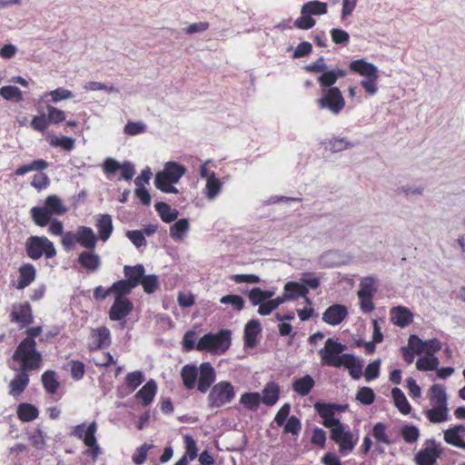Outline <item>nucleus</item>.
Instances as JSON below:
<instances>
[{"label": "nucleus", "mask_w": 465, "mask_h": 465, "mask_svg": "<svg viewBox=\"0 0 465 465\" xmlns=\"http://www.w3.org/2000/svg\"><path fill=\"white\" fill-rule=\"evenodd\" d=\"M12 360L17 366L11 367L13 371H21L31 374L37 371L43 365V355L36 348L35 340L24 338L15 348Z\"/></svg>", "instance_id": "1"}, {"label": "nucleus", "mask_w": 465, "mask_h": 465, "mask_svg": "<svg viewBox=\"0 0 465 465\" xmlns=\"http://www.w3.org/2000/svg\"><path fill=\"white\" fill-rule=\"evenodd\" d=\"M97 429V423L94 420L89 424L83 422L74 426L70 433L71 436L83 440L84 444L87 447L84 451V455L90 457L94 462H95L98 457L103 453L102 448L96 439Z\"/></svg>", "instance_id": "2"}, {"label": "nucleus", "mask_w": 465, "mask_h": 465, "mask_svg": "<svg viewBox=\"0 0 465 465\" xmlns=\"http://www.w3.org/2000/svg\"><path fill=\"white\" fill-rule=\"evenodd\" d=\"M67 210L62 199L56 194H52L45 198L44 206L31 208L30 213L36 225L45 227L50 223L52 215H63Z\"/></svg>", "instance_id": "3"}, {"label": "nucleus", "mask_w": 465, "mask_h": 465, "mask_svg": "<svg viewBox=\"0 0 465 465\" xmlns=\"http://www.w3.org/2000/svg\"><path fill=\"white\" fill-rule=\"evenodd\" d=\"M186 168L176 162H167L162 172L155 175L154 184L157 189L167 193H177L178 190L173 186L185 174Z\"/></svg>", "instance_id": "4"}, {"label": "nucleus", "mask_w": 465, "mask_h": 465, "mask_svg": "<svg viewBox=\"0 0 465 465\" xmlns=\"http://www.w3.org/2000/svg\"><path fill=\"white\" fill-rule=\"evenodd\" d=\"M231 331L221 330L217 333H207L200 338L196 349L214 353H223L231 346Z\"/></svg>", "instance_id": "5"}, {"label": "nucleus", "mask_w": 465, "mask_h": 465, "mask_svg": "<svg viewBox=\"0 0 465 465\" xmlns=\"http://www.w3.org/2000/svg\"><path fill=\"white\" fill-rule=\"evenodd\" d=\"M325 14H327L326 3L318 0L309 1L302 5L301 16L294 21L293 25L297 29L309 30L316 24L312 15H322Z\"/></svg>", "instance_id": "6"}, {"label": "nucleus", "mask_w": 465, "mask_h": 465, "mask_svg": "<svg viewBox=\"0 0 465 465\" xmlns=\"http://www.w3.org/2000/svg\"><path fill=\"white\" fill-rule=\"evenodd\" d=\"M25 252L32 260H38L42 256L51 259L56 255L53 242L45 236H30L25 242Z\"/></svg>", "instance_id": "7"}, {"label": "nucleus", "mask_w": 465, "mask_h": 465, "mask_svg": "<svg viewBox=\"0 0 465 465\" xmlns=\"http://www.w3.org/2000/svg\"><path fill=\"white\" fill-rule=\"evenodd\" d=\"M235 397V391L230 381H222L213 386L208 395V405L211 408H220L230 403Z\"/></svg>", "instance_id": "8"}, {"label": "nucleus", "mask_w": 465, "mask_h": 465, "mask_svg": "<svg viewBox=\"0 0 465 465\" xmlns=\"http://www.w3.org/2000/svg\"><path fill=\"white\" fill-rule=\"evenodd\" d=\"M347 349L346 345L336 341L331 338L327 339L324 347L319 351L323 365L336 368L341 367L342 353Z\"/></svg>", "instance_id": "9"}, {"label": "nucleus", "mask_w": 465, "mask_h": 465, "mask_svg": "<svg viewBox=\"0 0 465 465\" xmlns=\"http://www.w3.org/2000/svg\"><path fill=\"white\" fill-rule=\"evenodd\" d=\"M321 109H328L332 114H338L345 106V101L338 87L322 89V97L317 100Z\"/></svg>", "instance_id": "10"}, {"label": "nucleus", "mask_w": 465, "mask_h": 465, "mask_svg": "<svg viewBox=\"0 0 465 465\" xmlns=\"http://www.w3.org/2000/svg\"><path fill=\"white\" fill-rule=\"evenodd\" d=\"M9 321L19 329L27 328L34 322L32 306L28 302H15L11 306Z\"/></svg>", "instance_id": "11"}, {"label": "nucleus", "mask_w": 465, "mask_h": 465, "mask_svg": "<svg viewBox=\"0 0 465 465\" xmlns=\"http://www.w3.org/2000/svg\"><path fill=\"white\" fill-rule=\"evenodd\" d=\"M425 447L414 455L416 465H437L438 459L442 455V448L435 440H427Z\"/></svg>", "instance_id": "12"}, {"label": "nucleus", "mask_w": 465, "mask_h": 465, "mask_svg": "<svg viewBox=\"0 0 465 465\" xmlns=\"http://www.w3.org/2000/svg\"><path fill=\"white\" fill-rule=\"evenodd\" d=\"M91 341L88 343L90 351L107 348L111 345V332L106 326H101L91 330Z\"/></svg>", "instance_id": "13"}, {"label": "nucleus", "mask_w": 465, "mask_h": 465, "mask_svg": "<svg viewBox=\"0 0 465 465\" xmlns=\"http://www.w3.org/2000/svg\"><path fill=\"white\" fill-rule=\"evenodd\" d=\"M198 376L197 390L205 393L215 381V370L210 362H203L198 368Z\"/></svg>", "instance_id": "14"}, {"label": "nucleus", "mask_w": 465, "mask_h": 465, "mask_svg": "<svg viewBox=\"0 0 465 465\" xmlns=\"http://www.w3.org/2000/svg\"><path fill=\"white\" fill-rule=\"evenodd\" d=\"M331 439L339 445L341 451H351L356 445L352 433L350 430H345L343 425L331 430Z\"/></svg>", "instance_id": "15"}, {"label": "nucleus", "mask_w": 465, "mask_h": 465, "mask_svg": "<svg viewBox=\"0 0 465 465\" xmlns=\"http://www.w3.org/2000/svg\"><path fill=\"white\" fill-rule=\"evenodd\" d=\"M348 316V310L342 304H333L328 307L322 314V321L335 326L343 322Z\"/></svg>", "instance_id": "16"}, {"label": "nucleus", "mask_w": 465, "mask_h": 465, "mask_svg": "<svg viewBox=\"0 0 465 465\" xmlns=\"http://www.w3.org/2000/svg\"><path fill=\"white\" fill-rule=\"evenodd\" d=\"M134 309V304L129 299H114L113 305L109 310V318L111 321L124 320Z\"/></svg>", "instance_id": "17"}, {"label": "nucleus", "mask_w": 465, "mask_h": 465, "mask_svg": "<svg viewBox=\"0 0 465 465\" xmlns=\"http://www.w3.org/2000/svg\"><path fill=\"white\" fill-rule=\"evenodd\" d=\"M15 374L8 384L9 394L14 398H18L30 382V374L21 371H15Z\"/></svg>", "instance_id": "18"}, {"label": "nucleus", "mask_w": 465, "mask_h": 465, "mask_svg": "<svg viewBox=\"0 0 465 465\" xmlns=\"http://www.w3.org/2000/svg\"><path fill=\"white\" fill-rule=\"evenodd\" d=\"M446 443L465 450V426L456 425L443 431Z\"/></svg>", "instance_id": "19"}, {"label": "nucleus", "mask_w": 465, "mask_h": 465, "mask_svg": "<svg viewBox=\"0 0 465 465\" xmlns=\"http://www.w3.org/2000/svg\"><path fill=\"white\" fill-rule=\"evenodd\" d=\"M391 322L401 328H405L413 321V313L404 306H396L390 311Z\"/></svg>", "instance_id": "20"}, {"label": "nucleus", "mask_w": 465, "mask_h": 465, "mask_svg": "<svg viewBox=\"0 0 465 465\" xmlns=\"http://www.w3.org/2000/svg\"><path fill=\"white\" fill-rule=\"evenodd\" d=\"M156 391V382L150 380L135 393L134 397L143 406H148L153 401Z\"/></svg>", "instance_id": "21"}, {"label": "nucleus", "mask_w": 465, "mask_h": 465, "mask_svg": "<svg viewBox=\"0 0 465 465\" xmlns=\"http://www.w3.org/2000/svg\"><path fill=\"white\" fill-rule=\"evenodd\" d=\"M428 398L431 406H448L446 388L442 384H433L428 391Z\"/></svg>", "instance_id": "22"}, {"label": "nucleus", "mask_w": 465, "mask_h": 465, "mask_svg": "<svg viewBox=\"0 0 465 465\" xmlns=\"http://www.w3.org/2000/svg\"><path fill=\"white\" fill-rule=\"evenodd\" d=\"M349 67L351 71L358 73L361 76L367 78L379 77L378 68L373 64L368 63L363 59L352 61Z\"/></svg>", "instance_id": "23"}, {"label": "nucleus", "mask_w": 465, "mask_h": 465, "mask_svg": "<svg viewBox=\"0 0 465 465\" xmlns=\"http://www.w3.org/2000/svg\"><path fill=\"white\" fill-rule=\"evenodd\" d=\"M349 67L351 71L358 73L361 76L367 78L379 77L378 68L373 64L368 63L363 59L352 61Z\"/></svg>", "instance_id": "24"}, {"label": "nucleus", "mask_w": 465, "mask_h": 465, "mask_svg": "<svg viewBox=\"0 0 465 465\" xmlns=\"http://www.w3.org/2000/svg\"><path fill=\"white\" fill-rule=\"evenodd\" d=\"M36 277V271L33 264L25 263L19 268V278L16 283V289L23 290L29 286Z\"/></svg>", "instance_id": "25"}, {"label": "nucleus", "mask_w": 465, "mask_h": 465, "mask_svg": "<svg viewBox=\"0 0 465 465\" xmlns=\"http://www.w3.org/2000/svg\"><path fill=\"white\" fill-rule=\"evenodd\" d=\"M261 323L258 320L249 321L244 328V345L253 348L257 344V337L261 332Z\"/></svg>", "instance_id": "26"}, {"label": "nucleus", "mask_w": 465, "mask_h": 465, "mask_svg": "<svg viewBox=\"0 0 465 465\" xmlns=\"http://www.w3.org/2000/svg\"><path fill=\"white\" fill-rule=\"evenodd\" d=\"M145 272L144 267L143 264H136L134 266L125 265L124 267V274L128 283H130L134 288L137 287L143 280V276Z\"/></svg>", "instance_id": "27"}, {"label": "nucleus", "mask_w": 465, "mask_h": 465, "mask_svg": "<svg viewBox=\"0 0 465 465\" xmlns=\"http://www.w3.org/2000/svg\"><path fill=\"white\" fill-rule=\"evenodd\" d=\"M95 227L98 231L100 240L106 242L113 232V221L110 214H99L96 219Z\"/></svg>", "instance_id": "28"}, {"label": "nucleus", "mask_w": 465, "mask_h": 465, "mask_svg": "<svg viewBox=\"0 0 465 465\" xmlns=\"http://www.w3.org/2000/svg\"><path fill=\"white\" fill-rule=\"evenodd\" d=\"M77 243L86 249H94L97 239L94 231L87 226H80L76 231Z\"/></svg>", "instance_id": "29"}, {"label": "nucleus", "mask_w": 465, "mask_h": 465, "mask_svg": "<svg viewBox=\"0 0 465 465\" xmlns=\"http://www.w3.org/2000/svg\"><path fill=\"white\" fill-rule=\"evenodd\" d=\"M198 368L193 364H186L181 370V379L187 390H193L196 386Z\"/></svg>", "instance_id": "30"}, {"label": "nucleus", "mask_w": 465, "mask_h": 465, "mask_svg": "<svg viewBox=\"0 0 465 465\" xmlns=\"http://www.w3.org/2000/svg\"><path fill=\"white\" fill-rule=\"evenodd\" d=\"M343 361L341 362V366H344L349 370L350 375L358 380L362 375V364L360 361H358L354 355L350 353L342 354Z\"/></svg>", "instance_id": "31"}, {"label": "nucleus", "mask_w": 465, "mask_h": 465, "mask_svg": "<svg viewBox=\"0 0 465 465\" xmlns=\"http://www.w3.org/2000/svg\"><path fill=\"white\" fill-rule=\"evenodd\" d=\"M81 267L90 272L96 271L101 265L100 257L93 252H83L78 256Z\"/></svg>", "instance_id": "32"}, {"label": "nucleus", "mask_w": 465, "mask_h": 465, "mask_svg": "<svg viewBox=\"0 0 465 465\" xmlns=\"http://www.w3.org/2000/svg\"><path fill=\"white\" fill-rule=\"evenodd\" d=\"M154 208L158 213L161 220L165 223H171L178 218V210L172 208L168 203L164 202L156 203Z\"/></svg>", "instance_id": "33"}, {"label": "nucleus", "mask_w": 465, "mask_h": 465, "mask_svg": "<svg viewBox=\"0 0 465 465\" xmlns=\"http://www.w3.org/2000/svg\"><path fill=\"white\" fill-rule=\"evenodd\" d=\"M425 416L431 423H441L449 420L448 406H432L425 411Z\"/></svg>", "instance_id": "34"}, {"label": "nucleus", "mask_w": 465, "mask_h": 465, "mask_svg": "<svg viewBox=\"0 0 465 465\" xmlns=\"http://www.w3.org/2000/svg\"><path fill=\"white\" fill-rule=\"evenodd\" d=\"M280 389L275 382H269L262 390V402L267 406L274 405L279 400Z\"/></svg>", "instance_id": "35"}, {"label": "nucleus", "mask_w": 465, "mask_h": 465, "mask_svg": "<svg viewBox=\"0 0 465 465\" xmlns=\"http://www.w3.org/2000/svg\"><path fill=\"white\" fill-rule=\"evenodd\" d=\"M314 408L322 418H330L334 416L336 411H344L347 406L318 401L315 403Z\"/></svg>", "instance_id": "36"}, {"label": "nucleus", "mask_w": 465, "mask_h": 465, "mask_svg": "<svg viewBox=\"0 0 465 465\" xmlns=\"http://www.w3.org/2000/svg\"><path fill=\"white\" fill-rule=\"evenodd\" d=\"M391 396L394 405L397 407L401 413L407 415L411 412V406L401 389L397 387L393 388L391 390Z\"/></svg>", "instance_id": "37"}, {"label": "nucleus", "mask_w": 465, "mask_h": 465, "mask_svg": "<svg viewBox=\"0 0 465 465\" xmlns=\"http://www.w3.org/2000/svg\"><path fill=\"white\" fill-rule=\"evenodd\" d=\"M314 384V380L310 375H305L293 381L292 389L299 395L306 396L311 392Z\"/></svg>", "instance_id": "38"}, {"label": "nucleus", "mask_w": 465, "mask_h": 465, "mask_svg": "<svg viewBox=\"0 0 465 465\" xmlns=\"http://www.w3.org/2000/svg\"><path fill=\"white\" fill-rule=\"evenodd\" d=\"M16 413L19 420L25 422L32 421L35 420L39 415L37 408L30 403L19 404Z\"/></svg>", "instance_id": "39"}, {"label": "nucleus", "mask_w": 465, "mask_h": 465, "mask_svg": "<svg viewBox=\"0 0 465 465\" xmlns=\"http://www.w3.org/2000/svg\"><path fill=\"white\" fill-rule=\"evenodd\" d=\"M42 382L45 390L50 394H54L60 387V382L54 371L49 370L45 371L42 374Z\"/></svg>", "instance_id": "40"}, {"label": "nucleus", "mask_w": 465, "mask_h": 465, "mask_svg": "<svg viewBox=\"0 0 465 465\" xmlns=\"http://www.w3.org/2000/svg\"><path fill=\"white\" fill-rule=\"evenodd\" d=\"M134 288L124 280L114 282L110 287V292L114 296V299H127L125 296L129 295Z\"/></svg>", "instance_id": "41"}, {"label": "nucleus", "mask_w": 465, "mask_h": 465, "mask_svg": "<svg viewBox=\"0 0 465 465\" xmlns=\"http://www.w3.org/2000/svg\"><path fill=\"white\" fill-rule=\"evenodd\" d=\"M284 291L288 294L290 300L305 297L309 292L308 288L304 284L296 282H288L284 285Z\"/></svg>", "instance_id": "42"}, {"label": "nucleus", "mask_w": 465, "mask_h": 465, "mask_svg": "<svg viewBox=\"0 0 465 465\" xmlns=\"http://www.w3.org/2000/svg\"><path fill=\"white\" fill-rule=\"evenodd\" d=\"M189 230V222L186 218L176 221L170 227V236L175 240H182Z\"/></svg>", "instance_id": "43"}, {"label": "nucleus", "mask_w": 465, "mask_h": 465, "mask_svg": "<svg viewBox=\"0 0 465 465\" xmlns=\"http://www.w3.org/2000/svg\"><path fill=\"white\" fill-rule=\"evenodd\" d=\"M47 167H48V163L45 160L38 159V160L33 161L29 164H25V165L19 166L15 170V175L21 176V175L27 173L28 172H31V171H36V172L43 171V170L46 169Z\"/></svg>", "instance_id": "44"}, {"label": "nucleus", "mask_w": 465, "mask_h": 465, "mask_svg": "<svg viewBox=\"0 0 465 465\" xmlns=\"http://www.w3.org/2000/svg\"><path fill=\"white\" fill-rule=\"evenodd\" d=\"M223 183L216 178L215 175H212L210 179L206 181L205 184V195L208 199H214L222 191Z\"/></svg>", "instance_id": "45"}, {"label": "nucleus", "mask_w": 465, "mask_h": 465, "mask_svg": "<svg viewBox=\"0 0 465 465\" xmlns=\"http://www.w3.org/2000/svg\"><path fill=\"white\" fill-rule=\"evenodd\" d=\"M240 402L248 410H256L262 402L258 392H245L240 398Z\"/></svg>", "instance_id": "46"}, {"label": "nucleus", "mask_w": 465, "mask_h": 465, "mask_svg": "<svg viewBox=\"0 0 465 465\" xmlns=\"http://www.w3.org/2000/svg\"><path fill=\"white\" fill-rule=\"evenodd\" d=\"M440 361L435 356H428L419 358L416 361V367L419 371H427L437 370Z\"/></svg>", "instance_id": "47"}, {"label": "nucleus", "mask_w": 465, "mask_h": 465, "mask_svg": "<svg viewBox=\"0 0 465 465\" xmlns=\"http://www.w3.org/2000/svg\"><path fill=\"white\" fill-rule=\"evenodd\" d=\"M143 381L144 375L141 371L129 372L125 376V385L131 391H134Z\"/></svg>", "instance_id": "48"}, {"label": "nucleus", "mask_w": 465, "mask_h": 465, "mask_svg": "<svg viewBox=\"0 0 465 465\" xmlns=\"http://www.w3.org/2000/svg\"><path fill=\"white\" fill-rule=\"evenodd\" d=\"M0 95L8 101L19 102L23 99L22 91L14 85H5L0 88Z\"/></svg>", "instance_id": "49"}, {"label": "nucleus", "mask_w": 465, "mask_h": 465, "mask_svg": "<svg viewBox=\"0 0 465 465\" xmlns=\"http://www.w3.org/2000/svg\"><path fill=\"white\" fill-rule=\"evenodd\" d=\"M376 279L373 276H366L360 282V290L358 292H363L368 295H374L377 292Z\"/></svg>", "instance_id": "50"}, {"label": "nucleus", "mask_w": 465, "mask_h": 465, "mask_svg": "<svg viewBox=\"0 0 465 465\" xmlns=\"http://www.w3.org/2000/svg\"><path fill=\"white\" fill-rule=\"evenodd\" d=\"M140 284L143 286L144 292L150 294L153 293L159 288V280L154 274H143Z\"/></svg>", "instance_id": "51"}, {"label": "nucleus", "mask_w": 465, "mask_h": 465, "mask_svg": "<svg viewBox=\"0 0 465 465\" xmlns=\"http://www.w3.org/2000/svg\"><path fill=\"white\" fill-rule=\"evenodd\" d=\"M401 433L403 440L407 443H413L418 440L420 437V430L414 425H404L401 429Z\"/></svg>", "instance_id": "52"}, {"label": "nucleus", "mask_w": 465, "mask_h": 465, "mask_svg": "<svg viewBox=\"0 0 465 465\" xmlns=\"http://www.w3.org/2000/svg\"><path fill=\"white\" fill-rule=\"evenodd\" d=\"M372 436L379 442L384 443L386 445L391 444V441L386 434V425L382 422H377L373 426Z\"/></svg>", "instance_id": "53"}, {"label": "nucleus", "mask_w": 465, "mask_h": 465, "mask_svg": "<svg viewBox=\"0 0 465 465\" xmlns=\"http://www.w3.org/2000/svg\"><path fill=\"white\" fill-rule=\"evenodd\" d=\"M183 442L185 444L184 455H186V459L189 458L190 460H193L198 455L196 441L191 435L186 434L183 436Z\"/></svg>", "instance_id": "54"}, {"label": "nucleus", "mask_w": 465, "mask_h": 465, "mask_svg": "<svg viewBox=\"0 0 465 465\" xmlns=\"http://www.w3.org/2000/svg\"><path fill=\"white\" fill-rule=\"evenodd\" d=\"M46 110L50 124H58L65 121L66 114L64 111L60 110L53 105H47Z\"/></svg>", "instance_id": "55"}, {"label": "nucleus", "mask_w": 465, "mask_h": 465, "mask_svg": "<svg viewBox=\"0 0 465 465\" xmlns=\"http://www.w3.org/2000/svg\"><path fill=\"white\" fill-rule=\"evenodd\" d=\"M356 400L365 405H370L374 402L375 393L370 387H361L356 394Z\"/></svg>", "instance_id": "56"}, {"label": "nucleus", "mask_w": 465, "mask_h": 465, "mask_svg": "<svg viewBox=\"0 0 465 465\" xmlns=\"http://www.w3.org/2000/svg\"><path fill=\"white\" fill-rule=\"evenodd\" d=\"M74 139L68 136L54 137L50 141L53 147H61L65 151H72L74 148Z\"/></svg>", "instance_id": "57"}, {"label": "nucleus", "mask_w": 465, "mask_h": 465, "mask_svg": "<svg viewBox=\"0 0 465 465\" xmlns=\"http://www.w3.org/2000/svg\"><path fill=\"white\" fill-rule=\"evenodd\" d=\"M69 364L72 378L75 381L83 379L85 373V364L78 360H72Z\"/></svg>", "instance_id": "58"}, {"label": "nucleus", "mask_w": 465, "mask_h": 465, "mask_svg": "<svg viewBox=\"0 0 465 465\" xmlns=\"http://www.w3.org/2000/svg\"><path fill=\"white\" fill-rule=\"evenodd\" d=\"M373 296L364 294L363 292H358V298L360 302V308L362 312L370 313L374 310Z\"/></svg>", "instance_id": "59"}, {"label": "nucleus", "mask_w": 465, "mask_h": 465, "mask_svg": "<svg viewBox=\"0 0 465 465\" xmlns=\"http://www.w3.org/2000/svg\"><path fill=\"white\" fill-rule=\"evenodd\" d=\"M49 177L45 173H42V171L35 173L31 181V185L37 191L45 189L49 185Z\"/></svg>", "instance_id": "60"}, {"label": "nucleus", "mask_w": 465, "mask_h": 465, "mask_svg": "<svg viewBox=\"0 0 465 465\" xmlns=\"http://www.w3.org/2000/svg\"><path fill=\"white\" fill-rule=\"evenodd\" d=\"M318 82L322 89L334 87L333 84L337 82L336 75L331 70L324 71L319 77Z\"/></svg>", "instance_id": "61"}, {"label": "nucleus", "mask_w": 465, "mask_h": 465, "mask_svg": "<svg viewBox=\"0 0 465 465\" xmlns=\"http://www.w3.org/2000/svg\"><path fill=\"white\" fill-rule=\"evenodd\" d=\"M330 34L332 42L336 45H346L350 41V35L345 30L332 28Z\"/></svg>", "instance_id": "62"}, {"label": "nucleus", "mask_w": 465, "mask_h": 465, "mask_svg": "<svg viewBox=\"0 0 465 465\" xmlns=\"http://www.w3.org/2000/svg\"><path fill=\"white\" fill-rule=\"evenodd\" d=\"M220 302L223 304H232L237 311H242L244 306L243 299L236 294L223 296L220 299Z\"/></svg>", "instance_id": "63"}, {"label": "nucleus", "mask_w": 465, "mask_h": 465, "mask_svg": "<svg viewBox=\"0 0 465 465\" xmlns=\"http://www.w3.org/2000/svg\"><path fill=\"white\" fill-rule=\"evenodd\" d=\"M381 361L376 360L369 363L364 371L365 380L370 381L379 377Z\"/></svg>", "instance_id": "64"}]
</instances>
